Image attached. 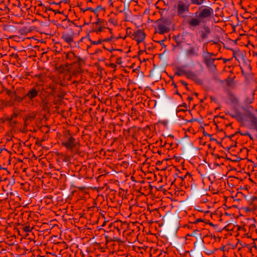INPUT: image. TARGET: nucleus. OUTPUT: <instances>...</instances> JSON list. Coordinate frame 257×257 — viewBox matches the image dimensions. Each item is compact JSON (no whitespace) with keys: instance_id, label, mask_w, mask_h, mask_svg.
<instances>
[{"instance_id":"nucleus-4","label":"nucleus","mask_w":257,"mask_h":257,"mask_svg":"<svg viewBox=\"0 0 257 257\" xmlns=\"http://www.w3.org/2000/svg\"><path fill=\"white\" fill-rule=\"evenodd\" d=\"M195 33L197 41L201 42L204 39L208 38V35L210 33V29L208 26L204 25L203 27L196 29Z\"/></svg>"},{"instance_id":"nucleus-11","label":"nucleus","mask_w":257,"mask_h":257,"mask_svg":"<svg viewBox=\"0 0 257 257\" xmlns=\"http://www.w3.org/2000/svg\"><path fill=\"white\" fill-rule=\"evenodd\" d=\"M157 32L160 34H163L168 31V28L164 24H159L157 27Z\"/></svg>"},{"instance_id":"nucleus-19","label":"nucleus","mask_w":257,"mask_h":257,"mask_svg":"<svg viewBox=\"0 0 257 257\" xmlns=\"http://www.w3.org/2000/svg\"><path fill=\"white\" fill-rule=\"evenodd\" d=\"M104 29V28L103 27H100L99 28H98L97 29H96L95 30V32L97 33V34H98L99 33L102 32L103 29Z\"/></svg>"},{"instance_id":"nucleus-15","label":"nucleus","mask_w":257,"mask_h":257,"mask_svg":"<svg viewBox=\"0 0 257 257\" xmlns=\"http://www.w3.org/2000/svg\"><path fill=\"white\" fill-rule=\"evenodd\" d=\"M194 210H195L197 211V212L194 213V217H195L196 216H197V214L199 212H203V213H207V211H206L202 208H200L199 207H198L197 208H195Z\"/></svg>"},{"instance_id":"nucleus-2","label":"nucleus","mask_w":257,"mask_h":257,"mask_svg":"<svg viewBox=\"0 0 257 257\" xmlns=\"http://www.w3.org/2000/svg\"><path fill=\"white\" fill-rule=\"evenodd\" d=\"M190 3L188 0H178L174 6L177 16L179 17L186 18L191 14L189 12Z\"/></svg>"},{"instance_id":"nucleus-12","label":"nucleus","mask_w":257,"mask_h":257,"mask_svg":"<svg viewBox=\"0 0 257 257\" xmlns=\"http://www.w3.org/2000/svg\"><path fill=\"white\" fill-rule=\"evenodd\" d=\"M249 119L251 125L255 128H257V117L251 114L249 116Z\"/></svg>"},{"instance_id":"nucleus-33","label":"nucleus","mask_w":257,"mask_h":257,"mask_svg":"<svg viewBox=\"0 0 257 257\" xmlns=\"http://www.w3.org/2000/svg\"><path fill=\"white\" fill-rule=\"evenodd\" d=\"M194 121H197L199 123H200V122L199 121V120L197 119H194Z\"/></svg>"},{"instance_id":"nucleus-35","label":"nucleus","mask_w":257,"mask_h":257,"mask_svg":"<svg viewBox=\"0 0 257 257\" xmlns=\"http://www.w3.org/2000/svg\"><path fill=\"white\" fill-rule=\"evenodd\" d=\"M248 136L249 137L250 139H252V137L250 135H249Z\"/></svg>"},{"instance_id":"nucleus-24","label":"nucleus","mask_w":257,"mask_h":257,"mask_svg":"<svg viewBox=\"0 0 257 257\" xmlns=\"http://www.w3.org/2000/svg\"><path fill=\"white\" fill-rule=\"evenodd\" d=\"M193 236V233H188L186 235V240H188L189 239V237H191Z\"/></svg>"},{"instance_id":"nucleus-30","label":"nucleus","mask_w":257,"mask_h":257,"mask_svg":"<svg viewBox=\"0 0 257 257\" xmlns=\"http://www.w3.org/2000/svg\"><path fill=\"white\" fill-rule=\"evenodd\" d=\"M250 134H249V133H246L245 134H243V135H245V136H249Z\"/></svg>"},{"instance_id":"nucleus-3","label":"nucleus","mask_w":257,"mask_h":257,"mask_svg":"<svg viewBox=\"0 0 257 257\" xmlns=\"http://www.w3.org/2000/svg\"><path fill=\"white\" fill-rule=\"evenodd\" d=\"M188 39H192V35L191 34H186L184 35L183 39L184 42L182 45L184 58L186 60L191 59L193 57V46L191 44L187 43Z\"/></svg>"},{"instance_id":"nucleus-13","label":"nucleus","mask_w":257,"mask_h":257,"mask_svg":"<svg viewBox=\"0 0 257 257\" xmlns=\"http://www.w3.org/2000/svg\"><path fill=\"white\" fill-rule=\"evenodd\" d=\"M215 59L214 58H208L205 60V63L206 65L211 68H215V65L214 64V62Z\"/></svg>"},{"instance_id":"nucleus-25","label":"nucleus","mask_w":257,"mask_h":257,"mask_svg":"<svg viewBox=\"0 0 257 257\" xmlns=\"http://www.w3.org/2000/svg\"><path fill=\"white\" fill-rule=\"evenodd\" d=\"M181 83H182L183 85H184V86L186 87V88H187V83L186 82H185V81H181Z\"/></svg>"},{"instance_id":"nucleus-9","label":"nucleus","mask_w":257,"mask_h":257,"mask_svg":"<svg viewBox=\"0 0 257 257\" xmlns=\"http://www.w3.org/2000/svg\"><path fill=\"white\" fill-rule=\"evenodd\" d=\"M38 92L39 91L36 90L35 88H33L28 92L25 97H28L30 100H33L38 96Z\"/></svg>"},{"instance_id":"nucleus-6","label":"nucleus","mask_w":257,"mask_h":257,"mask_svg":"<svg viewBox=\"0 0 257 257\" xmlns=\"http://www.w3.org/2000/svg\"><path fill=\"white\" fill-rule=\"evenodd\" d=\"M146 37V35L144 31L139 29L135 31L132 34V38L137 41L138 43L143 42Z\"/></svg>"},{"instance_id":"nucleus-20","label":"nucleus","mask_w":257,"mask_h":257,"mask_svg":"<svg viewBox=\"0 0 257 257\" xmlns=\"http://www.w3.org/2000/svg\"><path fill=\"white\" fill-rule=\"evenodd\" d=\"M230 96L232 97V102L234 103L238 102V99L233 95H231Z\"/></svg>"},{"instance_id":"nucleus-1","label":"nucleus","mask_w":257,"mask_h":257,"mask_svg":"<svg viewBox=\"0 0 257 257\" xmlns=\"http://www.w3.org/2000/svg\"><path fill=\"white\" fill-rule=\"evenodd\" d=\"M213 14V10L208 6H200L194 14V27L201 24L206 25Z\"/></svg>"},{"instance_id":"nucleus-10","label":"nucleus","mask_w":257,"mask_h":257,"mask_svg":"<svg viewBox=\"0 0 257 257\" xmlns=\"http://www.w3.org/2000/svg\"><path fill=\"white\" fill-rule=\"evenodd\" d=\"M181 71L189 79H193V73L191 71L187 70L186 66H182Z\"/></svg>"},{"instance_id":"nucleus-34","label":"nucleus","mask_w":257,"mask_h":257,"mask_svg":"<svg viewBox=\"0 0 257 257\" xmlns=\"http://www.w3.org/2000/svg\"><path fill=\"white\" fill-rule=\"evenodd\" d=\"M189 121H190V122H192V121H193V118H192L191 119H190V120H189Z\"/></svg>"},{"instance_id":"nucleus-8","label":"nucleus","mask_w":257,"mask_h":257,"mask_svg":"<svg viewBox=\"0 0 257 257\" xmlns=\"http://www.w3.org/2000/svg\"><path fill=\"white\" fill-rule=\"evenodd\" d=\"M63 40L69 44L73 41L74 34L73 33H65L62 36Z\"/></svg>"},{"instance_id":"nucleus-23","label":"nucleus","mask_w":257,"mask_h":257,"mask_svg":"<svg viewBox=\"0 0 257 257\" xmlns=\"http://www.w3.org/2000/svg\"><path fill=\"white\" fill-rule=\"evenodd\" d=\"M91 43L93 44H94V45H98V44L101 43V41L100 40H98L97 41H92Z\"/></svg>"},{"instance_id":"nucleus-28","label":"nucleus","mask_w":257,"mask_h":257,"mask_svg":"<svg viewBox=\"0 0 257 257\" xmlns=\"http://www.w3.org/2000/svg\"><path fill=\"white\" fill-rule=\"evenodd\" d=\"M125 21H128V20H127V13H125Z\"/></svg>"},{"instance_id":"nucleus-36","label":"nucleus","mask_w":257,"mask_h":257,"mask_svg":"<svg viewBox=\"0 0 257 257\" xmlns=\"http://www.w3.org/2000/svg\"><path fill=\"white\" fill-rule=\"evenodd\" d=\"M121 60V58H119L117 59V62H118V61H119V60Z\"/></svg>"},{"instance_id":"nucleus-29","label":"nucleus","mask_w":257,"mask_h":257,"mask_svg":"<svg viewBox=\"0 0 257 257\" xmlns=\"http://www.w3.org/2000/svg\"><path fill=\"white\" fill-rule=\"evenodd\" d=\"M86 10H90L91 11H93V9L91 8H87Z\"/></svg>"},{"instance_id":"nucleus-18","label":"nucleus","mask_w":257,"mask_h":257,"mask_svg":"<svg viewBox=\"0 0 257 257\" xmlns=\"http://www.w3.org/2000/svg\"><path fill=\"white\" fill-rule=\"evenodd\" d=\"M24 231L26 232H29L31 231V229L29 226H26L24 227Z\"/></svg>"},{"instance_id":"nucleus-14","label":"nucleus","mask_w":257,"mask_h":257,"mask_svg":"<svg viewBox=\"0 0 257 257\" xmlns=\"http://www.w3.org/2000/svg\"><path fill=\"white\" fill-rule=\"evenodd\" d=\"M254 97L252 95L248 97H246L244 100V102L246 104H251L253 102Z\"/></svg>"},{"instance_id":"nucleus-26","label":"nucleus","mask_w":257,"mask_h":257,"mask_svg":"<svg viewBox=\"0 0 257 257\" xmlns=\"http://www.w3.org/2000/svg\"><path fill=\"white\" fill-rule=\"evenodd\" d=\"M189 24L191 26H193V19H190L189 21Z\"/></svg>"},{"instance_id":"nucleus-5","label":"nucleus","mask_w":257,"mask_h":257,"mask_svg":"<svg viewBox=\"0 0 257 257\" xmlns=\"http://www.w3.org/2000/svg\"><path fill=\"white\" fill-rule=\"evenodd\" d=\"M62 144L67 150H72L75 147V139L70 135L69 132H66Z\"/></svg>"},{"instance_id":"nucleus-37","label":"nucleus","mask_w":257,"mask_h":257,"mask_svg":"<svg viewBox=\"0 0 257 257\" xmlns=\"http://www.w3.org/2000/svg\"><path fill=\"white\" fill-rule=\"evenodd\" d=\"M186 175L191 176V175L189 173H187Z\"/></svg>"},{"instance_id":"nucleus-31","label":"nucleus","mask_w":257,"mask_h":257,"mask_svg":"<svg viewBox=\"0 0 257 257\" xmlns=\"http://www.w3.org/2000/svg\"><path fill=\"white\" fill-rule=\"evenodd\" d=\"M213 41V43H214V44H217V43H218V41Z\"/></svg>"},{"instance_id":"nucleus-32","label":"nucleus","mask_w":257,"mask_h":257,"mask_svg":"<svg viewBox=\"0 0 257 257\" xmlns=\"http://www.w3.org/2000/svg\"><path fill=\"white\" fill-rule=\"evenodd\" d=\"M196 232H199V230H198L197 229L194 230V233H196Z\"/></svg>"},{"instance_id":"nucleus-7","label":"nucleus","mask_w":257,"mask_h":257,"mask_svg":"<svg viewBox=\"0 0 257 257\" xmlns=\"http://www.w3.org/2000/svg\"><path fill=\"white\" fill-rule=\"evenodd\" d=\"M233 51V57L235 58L238 62H240V60H243L244 59V56L243 53L239 50H232Z\"/></svg>"},{"instance_id":"nucleus-21","label":"nucleus","mask_w":257,"mask_h":257,"mask_svg":"<svg viewBox=\"0 0 257 257\" xmlns=\"http://www.w3.org/2000/svg\"><path fill=\"white\" fill-rule=\"evenodd\" d=\"M194 82L195 83H197L198 84H201L202 83V80L200 79H196L195 78V76H194Z\"/></svg>"},{"instance_id":"nucleus-38","label":"nucleus","mask_w":257,"mask_h":257,"mask_svg":"<svg viewBox=\"0 0 257 257\" xmlns=\"http://www.w3.org/2000/svg\"><path fill=\"white\" fill-rule=\"evenodd\" d=\"M194 95H195L197 96L198 95V93H194Z\"/></svg>"},{"instance_id":"nucleus-22","label":"nucleus","mask_w":257,"mask_h":257,"mask_svg":"<svg viewBox=\"0 0 257 257\" xmlns=\"http://www.w3.org/2000/svg\"><path fill=\"white\" fill-rule=\"evenodd\" d=\"M203 220L201 218H197V219H196L194 221V224H196V223H198V222H203Z\"/></svg>"},{"instance_id":"nucleus-27","label":"nucleus","mask_w":257,"mask_h":257,"mask_svg":"<svg viewBox=\"0 0 257 257\" xmlns=\"http://www.w3.org/2000/svg\"><path fill=\"white\" fill-rule=\"evenodd\" d=\"M223 62H224V63H226L227 61H230L231 59H225V58H224V59H223Z\"/></svg>"},{"instance_id":"nucleus-17","label":"nucleus","mask_w":257,"mask_h":257,"mask_svg":"<svg viewBox=\"0 0 257 257\" xmlns=\"http://www.w3.org/2000/svg\"><path fill=\"white\" fill-rule=\"evenodd\" d=\"M204 2L205 0H194V5L201 6L204 3Z\"/></svg>"},{"instance_id":"nucleus-16","label":"nucleus","mask_w":257,"mask_h":257,"mask_svg":"<svg viewBox=\"0 0 257 257\" xmlns=\"http://www.w3.org/2000/svg\"><path fill=\"white\" fill-rule=\"evenodd\" d=\"M233 117L236 118L238 120H242L243 117L242 114L240 112H237L235 113L234 115H233Z\"/></svg>"}]
</instances>
